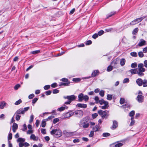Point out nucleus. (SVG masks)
<instances>
[{
    "instance_id": "obj_32",
    "label": "nucleus",
    "mask_w": 147,
    "mask_h": 147,
    "mask_svg": "<svg viewBox=\"0 0 147 147\" xmlns=\"http://www.w3.org/2000/svg\"><path fill=\"white\" fill-rule=\"evenodd\" d=\"M18 142H25V139L24 138H19L17 140Z\"/></svg>"
},
{
    "instance_id": "obj_17",
    "label": "nucleus",
    "mask_w": 147,
    "mask_h": 147,
    "mask_svg": "<svg viewBox=\"0 0 147 147\" xmlns=\"http://www.w3.org/2000/svg\"><path fill=\"white\" fill-rule=\"evenodd\" d=\"M68 107L65 105H63V106L61 107L60 108H58L57 109V111H63L65 109H67Z\"/></svg>"
},
{
    "instance_id": "obj_43",
    "label": "nucleus",
    "mask_w": 147,
    "mask_h": 147,
    "mask_svg": "<svg viewBox=\"0 0 147 147\" xmlns=\"http://www.w3.org/2000/svg\"><path fill=\"white\" fill-rule=\"evenodd\" d=\"M137 66V64L136 63H134L131 64V67L132 68H135Z\"/></svg>"
},
{
    "instance_id": "obj_23",
    "label": "nucleus",
    "mask_w": 147,
    "mask_h": 147,
    "mask_svg": "<svg viewBox=\"0 0 147 147\" xmlns=\"http://www.w3.org/2000/svg\"><path fill=\"white\" fill-rule=\"evenodd\" d=\"M109 107V103L105 104H104V106H100V107H101L102 109H107Z\"/></svg>"
},
{
    "instance_id": "obj_20",
    "label": "nucleus",
    "mask_w": 147,
    "mask_h": 147,
    "mask_svg": "<svg viewBox=\"0 0 147 147\" xmlns=\"http://www.w3.org/2000/svg\"><path fill=\"white\" fill-rule=\"evenodd\" d=\"M6 105V103L3 101H1L0 103V108L1 109H3L4 107H5Z\"/></svg>"
},
{
    "instance_id": "obj_15",
    "label": "nucleus",
    "mask_w": 147,
    "mask_h": 147,
    "mask_svg": "<svg viewBox=\"0 0 147 147\" xmlns=\"http://www.w3.org/2000/svg\"><path fill=\"white\" fill-rule=\"evenodd\" d=\"M142 81L141 79L138 78L136 80V82L139 86H141L142 84Z\"/></svg>"
},
{
    "instance_id": "obj_61",
    "label": "nucleus",
    "mask_w": 147,
    "mask_h": 147,
    "mask_svg": "<svg viewBox=\"0 0 147 147\" xmlns=\"http://www.w3.org/2000/svg\"><path fill=\"white\" fill-rule=\"evenodd\" d=\"M38 100V98H34L32 100V103L34 104H35L37 101Z\"/></svg>"
},
{
    "instance_id": "obj_53",
    "label": "nucleus",
    "mask_w": 147,
    "mask_h": 147,
    "mask_svg": "<svg viewBox=\"0 0 147 147\" xmlns=\"http://www.w3.org/2000/svg\"><path fill=\"white\" fill-rule=\"evenodd\" d=\"M16 115V119L17 121H19L20 119L21 116L18 114H15Z\"/></svg>"
},
{
    "instance_id": "obj_38",
    "label": "nucleus",
    "mask_w": 147,
    "mask_h": 147,
    "mask_svg": "<svg viewBox=\"0 0 147 147\" xmlns=\"http://www.w3.org/2000/svg\"><path fill=\"white\" fill-rule=\"evenodd\" d=\"M61 81L62 82H65V83H67L68 82H70L66 78H63L61 79Z\"/></svg>"
},
{
    "instance_id": "obj_7",
    "label": "nucleus",
    "mask_w": 147,
    "mask_h": 147,
    "mask_svg": "<svg viewBox=\"0 0 147 147\" xmlns=\"http://www.w3.org/2000/svg\"><path fill=\"white\" fill-rule=\"evenodd\" d=\"M63 134L65 135L67 137H69L74 136V132H67L66 130H65L63 131Z\"/></svg>"
},
{
    "instance_id": "obj_55",
    "label": "nucleus",
    "mask_w": 147,
    "mask_h": 147,
    "mask_svg": "<svg viewBox=\"0 0 147 147\" xmlns=\"http://www.w3.org/2000/svg\"><path fill=\"white\" fill-rule=\"evenodd\" d=\"M104 33V31L103 30H100L98 33V35L100 36L102 35Z\"/></svg>"
},
{
    "instance_id": "obj_54",
    "label": "nucleus",
    "mask_w": 147,
    "mask_h": 147,
    "mask_svg": "<svg viewBox=\"0 0 147 147\" xmlns=\"http://www.w3.org/2000/svg\"><path fill=\"white\" fill-rule=\"evenodd\" d=\"M59 90L57 89H54L53 90V94L57 93L59 92Z\"/></svg>"
},
{
    "instance_id": "obj_16",
    "label": "nucleus",
    "mask_w": 147,
    "mask_h": 147,
    "mask_svg": "<svg viewBox=\"0 0 147 147\" xmlns=\"http://www.w3.org/2000/svg\"><path fill=\"white\" fill-rule=\"evenodd\" d=\"M24 112L23 111V108H20L15 113V114H24Z\"/></svg>"
},
{
    "instance_id": "obj_6",
    "label": "nucleus",
    "mask_w": 147,
    "mask_h": 147,
    "mask_svg": "<svg viewBox=\"0 0 147 147\" xmlns=\"http://www.w3.org/2000/svg\"><path fill=\"white\" fill-rule=\"evenodd\" d=\"M64 98L65 99H67L71 102L72 101L74 100L76 98V97L74 95H73L71 96H65Z\"/></svg>"
},
{
    "instance_id": "obj_11",
    "label": "nucleus",
    "mask_w": 147,
    "mask_h": 147,
    "mask_svg": "<svg viewBox=\"0 0 147 147\" xmlns=\"http://www.w3.org/2000/svg\"><path fill=\"white\" fill-rule=\"evenodd\" d=\"M74 114V113L70 111L67 112L64 115V118H65L69 117L72 116Z\"/></svg>"
},
{
    "instance_id": "obj_24",
    "label": "nucleus",
    "mask_w": 147,
    "mask_h": 147,
    "mask_svg": "<svg viewBox=\"0 0 147 147\" xmlns=\"http://www.w3.org/2000/svg\"><path fill=\"white\" fill-rule=\"evenodd\" d=\"M31 139H32L34 140L37 141L38 140V138L35 136V135L33 134H32L30 137Z\"/></svg>"
},
{
    "instance_id": "obj_45",
    "label": "nucleus",
    "mask_w": 147,
    "mask_h": 147,
    "mask_svg": "<svg viewBox=\"0 0 147 147\" xmlns=\"http://www.w3.org/2000/svg\"><path fill=\"white\" fill-rule=\"evenodd\" d=\"M129 81V79L128 78H126L124 79L123 81V83L124 84L128 83Z\"/></svg>"
},
{
    "instance_id": "obj_33",
    "label": "nucleus",
    "mask_w": 147,
    "mask_h": 147,
    "mask_svg": "<svg viewBox=\"0 0 147 147\" xmlns=\"http://www.w3.org/2000/svg\"><path fill=\"white\" fill-rule=\"evenodd\" d=\"M113 67L112 65H109V66L107 69V70L108 71H111L113 69Z\"/></svg>"
},
{
    "instance_id": "obj_22",
    "label": "nucleus",
    "mask_w": 147,
    "mask_h": 147,
    "mask_svg": "<svg viewBox=\"0 0 147 147\" xmlns=\"http://www.w3.org/2000/svg\"><path fill=\"white\" fill-rule=\"evenodd\" d=\"M84 96V94L82 93L79 94L78 96L79 101L80 102L82 101L83 100Z\"/></svg>"
},
{
    "instance_id": "obj_56",
    "label": "nucleus",
    "mask_w": 147,
    "mask_h": 147,
    "mask_svg": "<svg viewBox=\"0 0 147 147\" xmlns=\"http://www.w3.org/2000/svg\"><path fill=\"white\" fill-rule=\"evenodd\" d=\"M57 84L56 83H53L51 85V86L52 87L54 88L57 87Z\"/></svg>"
},
{
    "instance_id": "obj_59",
    "label": "nucleus",
    "mask_w": 147,
    "mask_h": 147,
    "mask_svg": "<svg viewBox=\"0 0 147 147\" xmlns=\"http://www.w3.org/2000/svg\"><path fill=\"white\" fill-rule=\"evenodd\" d=\"M50 86L49 85H47L45 86L44 88L45 90H47L50 88Z\"/></svg>"
},
{
    "instance_id": "obj_62",
    "label": "nucleus",
    "mask_w": 147,
    "mask_h": 147,
    "mask_svg": "<svg viewBox=\"0 0 147 147\" xmlns=\"http://www.w3.org/2000/svg\"><path fill=\"white\" fill-rule=\"evenodd\" d=\"M20 84H16L14 87V89L15 90H17L20 87Z\"/></svg>"
},
{
    "instance_id": "obj_21",
    "label": "nucleus",
    "mask_w": 147,
    "mask_h": 147,
    "mask_svg": "<svg viewBox=\"0 0 147 147\" xmlns=\"http://www.w3.org/2000/svg\"><path fill=\"white\" fill-rule=\"evenodd\" d=\"M132 74H138V71L137 69H131L129 71Z\"/></svg>"
},
{
    "instance_id": "obj_47",
    "label": "nucleus",
    "mask_w": 147,
    "mask_h": 147,
    "mask_svg": "<svg viewBox=\"0 0 147 147\" xmlns=\"http://www.w3.org/2000/svg\"><path fill=\"white\" fill-rule=\"evenodd\" d=\"M40 52V50H36L34 51H33L32 52V53L33 54H36L37 53H39Z\"/></svg>"
},
{
    "instance_id": "obj_29",
    "label": "nucleus",
    "mask_w": 147,
    "mask_h": 147,
    "mask_svg": "<svg viewBox=\"0 0 147 147\" xmlns=\"http://www.w3.org/2000/svg\"><path fill=\"white\" fill-rule=\"evenodd\" d=\"M70 82H68L67 83H62L61 82V83L59 85V86H68L70 84Z\"/></svg>"
},
{
    "instance_id": "obj_58",
    "label": "nucleus",
    "mask_w": 147,
    "mask_h": 147,
    "mask_svg": "<svg viewBox=\"0 0 147 147\" xmlns=\"http://www.w3.org/2000/svg\"><path fill=\"white\" fill-rule=\"evenodd\" d=\"M23 128L22 129V130L23 131H25L27 129L26 126L25 124H24L23 125Z\"/></svg>"
},
{
    "instance_id": "obj_60",
    "label": "nucleus",
    "mask_w": 147,
    "mask_h": 147,
    "mask_svg": "<svg viewBox=\"0 0 147 147\" xmlns=\"http://www.w3.org/2000/svg\"><path fill=\"white\" fill-rule=\"evenodd\" d=\"M34 95L33 94H30L28 96V98L30 99H31L33 97H34Z\"/></svg>"
},
{
    "instance_id": "obj_31",
    "label": "nucleus",
    "mask_w": 147,
    "mask_h": 147,
    "mask_svg": "<svg viewBox=\"0 0 147 147\" xmlns=\"http://www.w3.org/2000/svg\"><path fill=\"white\" fill-rule=\"evenodd\" d=\"M142 84L144 87H145L147 86V80H144L142 81Z\"/></svg>"
},
{
    "instance_id": "obj_26",
    "label": "nucleus",
    "mask_w": 147,
    "mask_h": 147,
    "mask_svg": "<svg viewBox=\"0 0 147 147\" xmlns=\"http://www.w3.org/2000/svg\"><path fill=\"white\" fill-rule=\"evenodd\" d=\"M115 14V12L113 11L111 12L110 13L107 15V18H108L109 17L112 16L114 15Z\"/></svg>"
},
{
    "instance_id": "obj_2",
    "label": "nucleus",
    "mask_w": 147,
    "mask_h": 147,
    "mask_svg": "<svg viewBox=\"0 0 147 147\" xmlns=\"http://www.w3.org/2000/svg\"><path fill=\"white\" fill-rule=\"evenodd\" d=\"M51 135H55L56 137H60L61 136L62 133L61 131L59 129H53L51 131Z\"/></svg>"
},
{
    "instance_id": "obj_50",
    "label": "nucleus",
    "mask_w": 147,
    "mask_h": 147,
    "mask_svg": "<svg viewBox=\"0 0 147 147\" xmlns=\"http://www.w3.org/2000/svg\"><path fill=\"white\" fill-rule=\"evenodd\" d=\"M105 91L104 90H101L100 91L99 94L102 97H103L104 95Z\"/></svg>"
},
{
    "instance_id": "obj_49",
    "label": "nucleus",
    "mask_w": 147,
    "mask_h": 147,
    "mask_svg": "<svg viewBox=\"0 0 147 147\" xmlns=\"http://www.w3.org/2000/svg\"><path fill=\"white\" fill-rule=\"evenodd\" d=\"M89 99V97L86 95H85L84 96L83 99L85 101H87Z\"/></svg>"
},
{
    "instance_id": "obj_27",
    "label": "nucleus",
    "mask_w": 147,
    "mask_h": 147,
    "mask_svg": "<svg viewBox=\"0 0 147 147\" xmlns=\"http://www.w3.org/2000/svg\"><path fill=\"white\" fill-rule=\"evenodd\" d=\"M125 60L123 58L121 59L120 64L121 66L124 65L125 63Z\"/></svg>"
},
{
    "instance_id": "obj_36",
    "label": "nucleus",
    "mask_w": 147,
    "mask_h": 147,
    "mask_svg": "<svg viewBox=\"0 0 147 147\" xmlns=\"http://www.w3.org/2000/svg\"><path fill=\"white\" fill-rule=\"evenodd\" d=\"M133 117H131V122L129 124L130 126H131L133 125L135 122V121L133 119Z\"/></svg>"
},
{
    "instance_id": "obj_37",
    "label": "nucleus",
    "mask_w": 147,
    "mask_h": 147,
    "mask_svg": "<svg viewBox=\"0 0 147 147\" xmlns=\"http://www.w3.org/2000/svg\"><path fill=\"white\" fill-rule=\"evenodd\" d=\"M22 102V100L21 99H19L15 103V104L16 105H18L20 104Z\"/></svg>"
},
{
    "instance_id": "obj_10",
    "label": "nucleus",
    "mask_w": 147,
    "mask_h": 147,
    "mask_svg": "<svg viewBox=\"0 0 147 147\" xmlns=\"http://www.w3.org/2000/svg\"><path fill=\"white\" fill-rule=\"evenodd\" d=\"M146 44V41L143 39H141L140 40L139 43L138 44V45L139 47H142L143 46Z\"/></svg>"
},
{
    "instance_id": "obj_40",
    "label": "nucleus",
    "mask_w": 147,
    "mask_h": 147,
    "mask_svg": "<svg viewBox=\"0 0 147 147\" xmlns=\"http://www.w3.org/2000/svg\"><path fill=\"white\" fill-rule=\"evenodd\" d=\"M138 55L140 57H142L144 56V54L142 51L139 52Z\"/></svg>"
},
{
    "instance_id": "obj_57",
    "label": "nucleus",
    "mask_w": 147,
    "mask_h": 147,
    "mask_svg": "<svg viewBox=\"0 0 147 147\" xmlns=\"http://www.w3.org/2000/svg\"><path fill=\"white\" fill-rule=\"evenodd\" d=\"M59 121V119L58 118H55L54 119L53 122L54 124H55Z\"/></svg>"
},
{
    "instance_id": "obj_12",
    "label": "nucleus",
    "mask_w": 147,
    "mask_h": 147,
    "mask_svg": "<svg viewBox=\"0 0 147 147\" xmlns=\"http://www.w3.org/2000/svg\"><path fill=\"white\" fill-rule=\"evenodd\" d=\"M100 128V127L98 124V125H96L95 126L92 127V129L94 132L97 131H99Z\"/></svg>"
},
{
    "instance_id": "obj_3",
    "label": "nucleus",
    "mask_w": 147,
    "mask_h": 147,
    "mask_svg": "<svg viewBox=\"0 0 147 147\" xmlns=\"http://www.w3.org/2000/svg\"><path fill=\"white\" fill-rule=\"evenodd\" d=\"M98 112L103 118L107 119L109 115V111L107 110L103 111L101 110H100L98 111Z\"/></svg>"
},
{
    "instance_id": "obj_28",
    "label": "nucleus",
    "mask_w": 147,
    "mask_h": 147,
    "mask_svg": "<svg viewBox=\"0 0 147 147\" xmlns=\"http://www.w3.org/2000/svg\"><path fill=\"white\" fill-rule=\"evenodd\" d=\"M46 121L45 119H44L42 121V123H41V126L42 127H45L46 125V121Z\"/></svg>"
},
{
    "instance_id": "obj_34",
    "label": "nucleus",
    "mask_w": 147,
    "mask_h": 147,
    "mask_svg": "<svg viewBox=\"0 0 147 147\" xmlns=\"http://www.w3.org/2000/svg\"><path fill=\"white\" fill-rule=\"evenodd\" d=\"M125 100L124 98H121L120 100V103L121 105L125 103Z\"/></svg>"
},
{
    "instance_id": "obj_51",
    "label": "nucleus",
    "mask_w": 147,
    "mask_h": 147,
    "mask_svg": "<svg viewBox=\"0 0 147 147\" xmlns=\"http://www.w3.org/2000/svg\"><path fill=\"white\" fill-rule=\"evenodd\" d=\"M34 119V115H31L30 117V119L29 120V122L31 123L33 121Z\"/></svg>"
},
{
    "instance_id": "obj_14",
    "label": "nucleus",
    "mask_w": 147,
    "mask_h": 147,
    "mask_svg": "<svg viewBox=\"0 0 147 147\" xmlns=\"http://www.w3.org/2000/svg\"><path fill=\"white\" fill-rule=\"evenodd\" d=\"M118 63V60L117 59H116L113 60L111 63V65H112L114 68H115L116 65Z\"/></svg>"
},
{
    "instance_id": "obj_41",
    "label": "nucleus",
    "mask_w": 147,
    "mask_h": 147,
    "mask_svg": "<svg viewBox=\"0 0 147 147\" xmlns=\"http://www.w3.org/2000/svg\"><path fill=\"white\" fill-rule=\"evenodd\" d=\"M135 114V111H131L129 114V115L130 117H132L134 116Z\"/></svg>"
},
{
    "instance_id": "obj_46",
    "label": "nucleus",
    "mask_w": 147,
    "mask_h": 147,
    "mask_svg": "<svg viewBox=\"0 0 147 147\" xmlns=\"http://www.w3.org/2000/svg\"><path fill=\"white\" fill-rule=\"evenodd\" d=\"M94 134V131H91L90 132V134H89V136L90 137H92Z\"/></svg>"
},
{
    "instance_id": "obj_18",
    "label": "nucleus",
    "mask_w": 147,
    "mask_h": 147,
    "mask_svg": "<svg viewBox=\"0 0 147 147\" xmlns=\"http://www.w3.org/2000/svg\"><path fill=\"white\" fill-rule=\"evenodd\" d=\"M118 127V123L115 120L114 121H113V125H112V127L111 128L112 129H116Z\"/></svg>"
},
{
    "instance_id": "obj_64",
    "label": "nucleus",
    "mask_w": 147,
    "mask_h": 147,
    "mask_svg": "<svg viewBox=\"0 0 147 147\" xmlns=\"http://www.w3.org/2000/svg\"><path fill=\"white\" fill-rule=\"evenodd\" d=\"M12 135L11 133H9L8 137V140H11L12 138Z\"/></svg>"
},
{
    "instance_id": "obj_63",
    "label": "nucleus",
    "mask_w": 147,
    "mask_h": 147,
    "mask_svg": "<svg viewBox=\"0 0 147 147\" xmlns=\"http://www.w3.org/2000/svg\"><path fill=\"white\" fill-rule=\"evenodd\" d=\"M30 109L29 107H26L24 108V109H23V111L24 112V113L26 111H28V110Z\"/></svg>"
},
{
    "instance_id": "obj_5",
    "label": "nucleus",
    "mask_w": 147,
    "mask_h": 147,
    "mask_svg": "<svg viewBox=\"0 0 147 147\" xmlns=\"http://www.w3.org/2000/svg\"><path fill=\"white\" fill-rule=\"evenodd\" d=\"M146 17H143L141 18H137L131 22L130 23V24L131 25H134L136 24H137L139 23V22L142 21L143 19L144 18H145Z\"/></svg>"
},
{
    "instance_id": "obj_19",
    "label": "nucleus",
    "mask_w": 147,
    "mask_h": 147,
    "mask_svg": "<svg viewBox=\"0 0 147 147\" xmlns=\"http://www.w3.org/2000/svg\"><path fill=\"white\" fill-rule=\"evenodd\" d=\"M77 106L78 107L86 108L87 107V105L86 104L78 103L77 104Z\"/></svg>"
},
{
    "instance_id": "obj_52",
    "label": "nucleus",
    "mask_w": 147,
    "mask_h": 147,
    "mask_svg": "<svg viewBox=\"0 0 147 147\" xmlns=\"http://www.w3.org/2000/svg\"><path fill=\"white\" fill-rule=\"evenodd\" d=\"M110 134L108 133H104L103 134L102 136L104 137H107L110 136Z\"/></svg>"
},
{
    "instance_id": "obj_1",
    "label": "nucleus",
    "mask_w": 147,
    "mask_h": 147,
    "mask_svg": "<svg viewBox=\"0 0 147 147\" xmlns=\"http://www.w3.org/2000/svg\"><path fill=\"white\" fill-rule=\"evenodd\" d=\"M144 66L143 63H140L138 65V74L140 76H142L144 75V74L143 73L145 71V69L143 67Z\"/></svg>"
},
{
    "instance_id": "obj_42",
    "label": "nucleus",
    "mask_w": 147,
    "mask_h": 147,
    "mask_svg": "<svg viewBox=\"0 0 147 147\" xmlns=\"http://www.w3.org/2000/svg\"><path fill=\"white\" fill-rule=\"evenodd\" d=\"M94 99L96 101V103L97 104L99 102V98L98 96H95Z\"/></svg>"
},
{
    "instance_id": "obj_39",
    "label": "nucleus",
    "mask_w": 147,
    "mask_h": 147,
    "mask_svg": "<svg viewBox=\"0 0 147 147\" xmlns=\"http://www.w3.org/2000/svg\"><path fill=\"white\" fill-rule=\"evenodd\" d=\"M130 55L131 56L134 57H136L137 56V53L135 52L131 53Z\"/></svg>"
},
{
    "instance_id": "obj_13",
    "label": "nucleus",
    "mask_w": 147,
    "mask_h": 147,
    "mask_svg": "<svg viewBox=\"0 0 147 147\" xmlns=\"http://www.w3.org/2000/svg\"><path fill=\"white\" fill-rule=\"evenodd\" d=\"M99 73V71L97 70H94L92 74V77H95L98 75Z\"/></svg>"
},
{
    "instance_id": "obj_9",
    "label": "nucleus",
    "mask_w": 147,
    "mask_h": 147,
    "mask_svg": "<svg viewBox=\"0 0 147 147\" xmlns=\"http://www.w3.org/2000/svg\"><path fill=\"white\" fill-rule=\"evenodd\" d=\"M137 100L138 102L141 103L144 101V96L141 95H138L137 97Z\"/></svg>"
},
{
    "instance_id": "obj_30",
    "label": "nucleus",
    "mask_w": 147,
    "mask_h": 147,
    "mask_svg": "<svg viewBox=\"0 0 147 147\" xmlns=\"http://www.w3.org/2000/svg\"><path fill=\"white\" fill-rule=\"evenodd\" d=\"M18 128V124L16 123H14L13 124V125H12V129H17Z\"/></svg>"
},
{
    "instance_id": "obj_44",
    "label": "nucleus",
    "mask_w": 147,
    "mask_h": 147,
    "mask_svg": "<svg viewBox=\"0 0 147 147\" xmlns=\"http://www.w3.org/2000/svg\"><path fill=\"white\" fill-rule=\"evenodd\" d=\"M81 80V79L79 78H74L73 79V81L75 82H79Z\"/></svg>"
},
{
    "instance_id": "obj_8",
    "label": "nucleus",
    "mask_w": 147,
    "mask_h": 147,
    "mask_svg": "<svg viewBox=\"0 0 147 147\" xmlns=\"http://www.w3.org/2000/svg\"><path fill=\"white\" fill-rule=\"evenodd\" d=\"M78 117H82L83 114V112L81 110H78L75 111L74 113Z\"/></svg>"
},
{
    "instance_id": "obj_4",
    "label": "nucleus",
    "mask_w": 147,
    "mask_h": 147,
    "mask_svg": "<svg viewBox=\"0 0 147 147\" xmlns=\"http://www.w3.org/2000/svg\"><path fill=\"white\" fill-rule=\"evenodd\" d=\"M89 125V123L88 121L83 119L81 120L80 123V126L84 128H87Z\"/></svg>"
},
{
    "instance_id": "obj_48",
    "label": "nucleus",
    "mask_w": 147,
    "mask_h": 147,
    "mask_svg": "<svg viewBox=\"0 0 147 147\" xmlns=\"http://www.w3.org/2000/svg\"><path fill=\"white\" fill-rule=\"evenodd\" d=\"M41 133L43 134H45L46 133V129H41Z\"/></svg>"
},
{
    "instance_id": "obj_25",
    "label": "nucleus",
    "mask_w": 147,
    "mask_h": 147,
    "mask_svg": "<svg viewBox=\"0 0 147 147\" xmlns=\"http://www.w3.org/2000/svg\"><path fill=\"white\" fill-rule=\"evenodd\" d=\"M99 103L100 105H102L105 104H106L107 103H108V102L107 101H105L103 99H101L99 100Z\"/></svg>"
},
{
    "instance_id": "obj_35",
    "label": "nucleus",
    "mask_w": 147,
    "mask_h": 147,
    "mask_svg": "<svg viewBox=\"0 0 147 147\" xmlns=\"http://www.w3.org/2000/svg\"><path fill=\"white\" fill-rule=\"evenodd\" d=\"M107 100H112V95L108 94L107 95Z\"/></svg>"
}]
</instances>
